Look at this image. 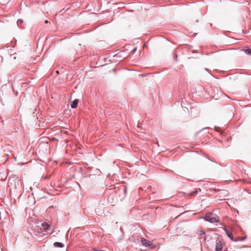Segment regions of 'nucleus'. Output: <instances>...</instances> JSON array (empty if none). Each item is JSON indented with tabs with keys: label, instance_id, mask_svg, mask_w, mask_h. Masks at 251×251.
I'll list each match as a JSON object with an SVG mask.
<instances>
[{
	"label": "nucleus",
	"instance_id": "0eeeda50",
	"mask_svg": "<svg viewBox=\"0 0 251 251\" xmlns=\"http://www.w3.org/2000/svg\"><path fill=\"white\" fill-rule=\"evenodd\" d=\"M225 231L226 232V233L227 234V235L232 240H233V236H232V233H229L228 232V231L225 229Z\"/></svg>",
	"mask_w": 251,
	"mask_h": 251
},
{
	"label": "nucleus",
	"instance_id": "f257e3e1",
	"mask_svg": "<svg viewBox=\"0 0 251 251\" xmlns=\"http://www.w3.org/2000/svg\"><path fill=\"white\" fill-rule=\"evenodd\" d=\"M204 219L212 223H217L219 221L218 216L217 215L211 213H206L204 216Z\"/></svg>",
	"mask_w": 251,
	"mask_h": 251
},
{
	"label": "nucleus",
	"instance_id": "6e6552de",
	"mask_svg": "<svg viewBox=\"0 0 251 251\" xmlns=\"http://www.w3.org/2000/svg\"><path fill=\"white\" fill-rule=\"evenodd\" d=\"M244 50L247 54L251 55V50L250 49H246Z\"/></svg>",
	"mask_w": 251,
	"mask_h": 251
},
{
	"label": "nucleus",
	"instance_id": "1a4fd4ad",
	"mask_svg": "<svg viewBox=\"0 0 251 251\" xmlns=\"http://www.w3.org/2000/svg\"><path fill=\"white\" fill-rule=\"evenodd\" d=\"M23 21L22 20L19 19L17 21V24L18 25H21L23 23Z\"/></svg>",
	"mask_w": 251,
	"mask_h": 251
},
{
	"label": "nucleus",
	"instance_id": "20e7f679",
	"mask_svg": "<svg viewBox=\"0 0 251 251\" xmlns=\"http://www.w3.org/2000/svg\"><path fill=\"white\" fill-rule=\"evenodd\" d=\"M141 242L142 244L146 247H150L152 245L151 242L143 238L141 239Z\"/></svg>",
	"mask_w": 251,
	"mask_h": 251
},
{
	"label": "nucleus",
	"instance_id": "39448f33",
	"mask_svg": "<svg viewBox=\"0 0 251 251\" xmlns=\"http://www.w3.org/2000/svg\"><path fill=\"white\" fill-rule=\"evenodd\" d=\"M79 102V100L78 99H75L74 100L73 103L71 104V107L72 108H75L77 106L78 103Z\"/></svg>",
	"mask_w": 251,
	"mask_h": 251
},
{
	"label": "nucleus",
	"instance_id": "7ed1b4c3",
	"mask_svg": "<svg viewBox=\"0 0 251 251\" xmlns=\"http://www.w3.org/2000/svg\"><path fill=\"white\" fill-rule=\"evenodd\" d=\"M224 245V242L222 240L217 241L216 244V251H222L223 246Z\"/></svg>",
	"mask_w": 251,
	"mask_h": 251
},
{
	"label": "nucleus",
	"instance_id": "423d86ee",
	"mask_svg": "<svg viewBox=\"0 0 251 251\" xmlns=\"http://www.w3.org/2000/svg\"><path fill=\"white\" fill-rule=\"evenodd\" d=\"M53 245L55 247L62 248L64 247L63 244L60 242H55Z\"/></svg>",
	"mask_w": 251,
	"mask_h": 251
},
{
	"label": "nucleus",
	"instance_id": "f03ea898",
	"mask_svg": "<svg viewBox=\"0 0 251 251\" xmlns=\"http://www.w3.org/2000/svg\"><path fill=\"white\" fill-rule=\"evenodd\" d=\"M37 226L39 228L41 232H47L48 230L50 228V226L48 223L44 222L38 223Z\"/></svg>",
	"mask_w": 251,
	"mask_h": 251
},
{
	"label": "nucleus",
	"instance_id": "9d476101",
	"mask_svg": "<svg viewBox=\"0 0 251 251\" xmlns=\"http://www.w3.org/2000/svg\"><path fill=\"white\" fill-rule=\"evenodd\" d=\"M198 193V191L197 190H196V191H193V192H192L191 194H190L189 195H191V196H192L193 195H195V194H196L197 193Z\"/></svg>",
	"mask_w": 251,
	"mask_h": 251
},
{
	"label": "nucleus",
	"instance_id": "9b49d317",
	"mask_svg": "<svg viewBox=\"0 0 251 251\" xmlns=\"http://www.w3.org/2000/svg\"><path fill=\"white\" fill-rule=\"evenodd\" d=\"M45 23L46 24H48V23H49V22L48 20H46V21H45Z\"/></svg>",
	"mask_w": 251,
	"mask_h": 251
}]
</instances>
